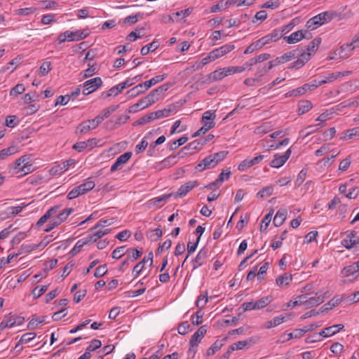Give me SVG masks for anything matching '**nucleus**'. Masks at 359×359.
<instances>
[{
	"label": "nucleus",
	"mask_w": 359,
	"mask_h": 359,
	"mask_svg": "<svg viewBox=\"0 0 359 359\" xmlns=\"http://www.w3.org/2000/svg\"><path fill=\"white\" fill-rule=\"evenodd\" d=\"M344 327V325L342 324H337L334 325L330 327H327L320 331L318 333V335L323 337H331L337 332H339L340 330H341Z\"/></svg>",
	"instance_id": "13"
},
{
	"label": "nucleus",
	"mask_w": 359,
	"mask_h": 359,
	"mask_svg": "<svg viewBox=\"0 0 359 359\" xmlns=\"http://www.w3.org/2000/svg\"><path fill=\"white\" fill-rule=\"evenodd\" d=\"M236 2L237 0H227L225 2H224V0H222L219 4L214 5L210 8V12L216 13L220 11L223 6L227 8L231 5H234Z\"/></svg>",
	"instance_id": "24"
},
{
	"label": "nucleus",
	"mask_w": 359,
	"mask_h": 359,
	"mask_svg": "<svg viewBox=\"0 0 359 359\" xmlns=\"http://www.w3.org/2000/svg\"><path fill=\"white\" fill-rule=\"evenodd\" d=\"M166 76H167V74H162V75H158V76L153 77L152 79H151L149 81H146L145 82L140 83V84L142 86V89L145 92L149 88H151L152 86H154L156 83L163 81L166 78Z\"/></svg>",
	"instance_id": "16"
},
{
	"label": "nucleus",
	"mask_w": 359,
	"mask_h": 359,
	"mask_svg": "<svg viewBox=\"0 0 359 359\" xmlns=\"http://www.w3.org/2000/svg\"><path fill=\"white\" fill-rule=\"evenodd\" d=\"M90 243V236H87L80 240H79L74 247L70 251V254L72 256L76 255L78 254L81 250V248L85 245Z\"/></svg>",
	"instance_id": "20"
},
{
	"label": "nucleus",
	"mask_w": 359,
	"mask_h": 359,
	"mask_svg": "<svg viewBox=\"0 0 359 359\" xmlns=\"http://www.w3.org/2000/svg\"><path fill=\"white\" fill-rule=\"evenodd\" d=\"M297 55H299L298 49L287 52L282 56L278 57L275 60L270 61L269 68H273L280 64H283L285 62L290 61L292 59H294Z\"/></svg>",
	"instance_id": "4"
},
{
	"label": "nucleus",
	"mask_w": 359,
	"mask_h": 359,
	"mask_svg": "<svg viewBox=\"0 0 359 359\" xmlns=\"http://www.w3.org/2000/svg\"><path fill=\"white\" fill-rule=\"evenodd\" d=\"M344 350V346L339 342H335L330 346V351L334 354H340Z\"/></svg>",
	"instance_id": "64"
},
{
	"label": "nucleus",
	"mask_w": 359,
	"mask_h": 359,
	"mask_svg": "<svg viewBox=\"0 0 359 359\" xmlns=\"http://www.w3.org/2000/svg\"><path fill=\"white\" fill-rule=\"evenodd\" d=\"M283 34L280 33L278 29H274L271 33L261 38V41L264 46L270 43L272 41H276L283 36Z\"/></svg>",
	"instance_id": "14"
},
{
	"label": "nucleus",
	"mask_w": 359,
	"mask_h": 359,
	"mask_svg": "<svg viewBox=\"0 0 359 359\" xmlns=\"http://www.w3.org/2000/svg\"><path fill=\"white\" fill-rule=\"evenodd\" d=\"M208 301V297L207 294L205 295L201 294L198 297L197 301L196 302V306L198 308H203L205 304Z\"/></svg>",
	"instance_id": "62"
},
{
	"label": "nucleus",
	"mask_w": 359,
	"mask_h": 359,
	"mask_svg": "<svg viewBox=\"0 0 359 359\" xmlns=\"http://www.w3.org/2000/svg\"><path fill=\"white\" fill-rule=\"evenodd\" d=\"M187 140H188V137L187 136L181 137L178 140L170 143V149L172 151L176 149L177 147H179L180 146H181V145L184 144L185 142H187Z\"/></svg>",
	"instance_id": "48"
},
{
	"label": "nucleus",
	"mask_w": 359,
	"mask_h": 359,
	"mask_svg": "<svg viewBox=\"0 0 359 359\" xmlns=\"http://www.w3.org/2000/svg\"><path fill=\"white\" fill-rule=\"evenodd\" d=\"M308 295H309V294H302V295L298 296L295 299L294 302H293L292 306H295L301 305V304L306 305L307 296Z\"/></svg>",
	"instance_id": "61"
},
{
	"label": "nucleus",
	"mask_w": 359,
	"mask_h": 359,
	"mask_svg": "<svg viewBox=\"0 0 359 359\" xmlns=\"http://www.w3.org/2000/svg\"><path fill=\"white\" fill-rule=\"evenodd\" d=\"M119 105H111L109 107L104 109L100 113V115L104 120L108 118L113 112L116 111L118 108Z\"/></svg>",
	"instance_id": "40"
},
{
	"label": "nucleus",
	"mask_w": 359,
	"mask_h": 359,
	"mask_svg": "<svg viewBox=\"0 0 359 359\" xmlns=\"http://www.w3.org/2000/svg\"><path fill=\"white\" fill-rule=\"evenodd\" d=\"M202 161H203V168L210 169V168H212L217 165V164L215 163L216 161H215V159L212 157V154L208 156Z\"/></svg>",
	"instance_id": "42"
},
{
	"label": "nucleus",
	"mask_w": 359,
	"mask_h": 359,
	"mask_svg": "<svg viewBox=\"0 0 359 359\" xmlns=\"http://www.w3.org/2000/svg\"><path fill=\"white\" fill-rule=\"evenodd\" d=\"M135 83L134 79H128L126 81L119 83L118 85L111 88L109 91L106 93H103V98L108 97L111 95H116L119 93H121L123 89L127 87H130Z\"/></svg>",
	"instance_id": "3"
},
{
	"label": "nucleus",
	"mask_w": 359,
	"mask_h": 359,
	"mask_svg": "<svg viewBox=\"0 0 359 359\" xmlns=\"http://www.w3.org/2000/svg\"><path fill=\"white\" fill-rule=\"evenodd\" d=\"M34 170V167L32 163H31L30 159L25 161L23 165L20 168V172L23 175H27L28 173L32 172Z\"/></svg>",
	"instance_id": "49"
},
{
	"label": "nucleus",
	"mask_w": 359,
	"mask_h": 359,
	"mask_svg": "<svg viewBox=\"0 0 359 359\" xmlns=\"http://www.w3.org/2000/svg\"><path fill=\"white\" fill-rule=\"evenodd\" d=\"M18 152V147L15 145H12L8 148L4 149L0 151V160H4L7 157L15 154Z\"/></svg>",
	"instance_id": "23"
},
{
	"label": "nucleus",
	"mask_w": 359,
	"mask_h": 359,
	"mask_svg": "<svg viewBox=\"0 0 359 359\" xmlns=\"http://www.w3.org/2000/svg\"><path fill=\"white\" fill-rule=\"evenodd\" d=\"M313 107V104L309 100H300L298 104V114L302 115L308 112Z\"/></svg>",
	"instance_id": "22"
},
{
	"label": "nucleus",
	"mask_w": 359,
	"mask_h": 359,
	"mask_svg": "<svg viewBox=\"0 0 359 359\" xmlns=\"http://www.w3.org/2000/svg\"><path fill=\"white\" fill-rule=\"evenodd\" d=\"M215 125V123L213 121L203 123V126L201 128H199L195 133H194L192 137H197L201 135V134L205 133L207 131L214 128Z\"/></svg>",
	"instance_id": "29"
},
{
	"label": "nucleus",
	"mask_w": 359,
	"mask_h": 359,
	"mask_svg": "<svg viewBox=\"0 0 359 359\" xmlns=\"http://www.w3.org/2000/svg\"><path fill=\"white\" fill-rule=\"evenodd\" d=\"M66 34H67L68 41H79L83 39L88 36V32L87 30L84 29L82 32L79 30L72 32V31H66Z\"/></svg>",
	"instance_id": "15"
},
{
	"label": "nucleus",
	"mask_w": 359,
	"mask_h": 359,
	"mask_svg": "<svg viewBox=\"0 0 359 359\" xmlns=\"http://www.w3.org/2000/svg\"><path fill=\"white\" fill-rule=\"evenodd\" d=\"M264 46L261 39H258L257 41L252 43L249 45L246 49L244 50V54L252 53L255 50L262 48Z\"/></svg>",
	"instance_id": "31"
},
{
	"label": "nucleus",
	"mask_w": 359,
	"mask_h": 359,
	"mask_svg": "<svg viewBox=\"0 0 359 359\" xmlns=\"http://www.w3.org/2000/svg\"><path fill=\"white\" fill-rule=\"evenodd\" d=\"M346 298V295L345 294H342L340 297H334L320 308V312H322L323 313L327 312L332 308L337 306L341 302H344Z\"/></svg>",
	"instance_id": "10"
},
{
	"label": "nucleus",
	"mask_w": 359,
	"mask_h": 359,
	"mask_svg": "<svg viewBox=\"0 0 359 359\" xmlns=\"http://www.w3.org/2000/svg\"><path fill=\"white\" fill-rule=\"evenodd\" d=\"M131 156H132V152H130V151L126 152V153L121 154V156H119L116 158V161L111 166L110 171L111 172H113L120 169L121 165H122L123 164L128 162L129 161V159L131 158Z\"/></svg>",
	"instance_id": "11"
},
{
	"label": "nucleus",
	"mask_w": 359,
	"mask_h": 359,
	"mask_svg": "<svg viewBox=\"0 0 359 359\" xmlns=\"http://www.w3.org/2000/svg\"><path fill=\"white\" fill-rule=\"evenodd\" d=\"M191 325L188 321L182 322L177 328L178 333L182 335L186 334L190 328Z\"/></svg>",
	"instance_id": "54"
},
{
	"label": "nucleus",
	"mask_w": 359,
	"mask_h": 359,
	"mask_svg": "<svg viewBox=\"0 0 359 359\" xmlns=\"http://www.w3.org/2000/svg\"><path fill=\"white\" fill-rule=\"evenodd\" d=\"M325 300V297L318 296V297H309L307 296V302H306V308L313 307L315 306H318L323 303Z\"/></svg>",
	"instance_id": "28"
},
{
	"label": "nucleus",
	"mask_w": 359,
	"mask_h": 359,
	"mask_svg": "<svg viewBox=\"0 0 359 359\" xmlns=\"http://www.w3.org/2000/svg\"><path fill=\"white\" fill-rule=\"evenodd\" d=\"M235 48V46L233 44H225L218 48H215L210 52V57L212 60H215L220 57L227 54Z\"/></svg>",
	"instance_id": "7"
},
{
	"label": "nucleus",
	"mask_w": 359,
	"mask_h": 359,
	"mask_svg": "<svg viewBox=\"0 0 359 359\" xmlns=\"http://www.w3.org/2000/svg\"><path fill=\"white\" fill-rule=\"evenodd\" d=\"M107 272V265L103 264L97 267L93 273V276L100 278L104 276Z\"/></svg>",
	"instance_id": "52"
},
{
	"label": "nucleus",
	"mask_w": 359,
	"mask_h": 359,
	"mask_svg": "<svg viewBox=\"0 0 359 359\" xmlns=\"http://www.w3.org/2000/svg\"><path fill=\"white\" fill-rule=\"evenodd\" d=\"M172 245V241L170 239H167L163 243H160L156 250V254H160L164 249L168 250Z\"/></svg>",
	"instance_id": "60"
},
{
	"label": "nucleus",
	"mask_w": 359,
	"mask_h": 359,
	"mask_svg": "<svg viewBox=\"0 0 359 359\" xmlns=\"http://www.w3.org/2000/svg\"><path fill=\"white\" fill-rule=\"evenodd\" d=\"M359 244V236L356 231H352L346 237L341 241V245L348 250H350Z\"/></svg>",
	"instance_id": "5"
},
{
	"label": "nucleus",
	"mask_w": 359,
	"mask_h": 359,
	"mask_svg": "<svg viewBox=\"0 0 359 359\" xmlns=\"http://www.w3.org/2000/svg\"><path fill=\"white\" fill-rule=\"evenodd\" d=\"M102 85V81L100 77L91 79V93L100 88Z\"/></svg>",
	"instance_id": "57"
},
{
	"label": "nucleus",
	"mask_w": 359,
	"mask_h": 359,
	"mask_svg": "<svg viewBox=\"0 0 359 359\" xmlns=\"http://www.w3.org/2000/svg\"><path fill=\"white\" fill-rule=\"evenodd\" d=\"M304 94H305V90H304V88L299 87L285 93V97H299L303 95Z\"/></svg>",
	"instance_id": "47"
},
{
	"label": "nucleus",
	"mask_w": 359,
	"mask_h": 359,
	"mask_svg": "<svg viewBox=\"0 0 359 359\" xmlns=\"http://www.w3.org/2000/svg\"><path fill=\"white\" fill-rule=\"evenodd\" d=\"M224 345L222 341L216 340L213 344L207 350V355H213L217 351H219Z\"/></svg>",
	"instance_id": "33"
},
{
	"label": "nucleus",
	"mask_w": 359,
	"mask_h": 359,
	"mask_svg": "<svg viewBox=\"0 0 359 359\" xmlns=\"http://www.w3.org/2000/svg\"><path fill=\"white\" fill-rule=\"evenodd\" d=\"M337 15L334 12H323L309 19L306 26L309 29H315L316 27L331 21Z\"/></svg>",
	"instance_id": "1"
},
{
	"label": "nucleus",
	"mask_w": 359,
	"mask_h": 359,
	"mask_svg": "<svg viewBox=\"0 0 359 359\" xmlns=\"http://www.w3.org/2000/svg\"><path fill=\"white\" fill-rule=\"evenodd\" d=\"M36 11V8L30 7V8H19L15 11L16 15H29L34 13Z\"/></svg>",
	"instance_id": "53"
},
{
	"label": "nucleus",
	"mask_w": 359,
	"mask_h": 359,
	"mask_svg": "<svg viewBox=\"0 0 359 359\" xmlns=\"http://www.w3.org/2000/svg\"><path fill=\"white\" fill-rule=\"evenodd\" d=\"M48 285L36 286L32 292L34 299L40 297L47 290Z\"/></svg>",
	"instance_id": "44"
},
{
	"label": "nucleus",
	"mask_w": 359,
	"mask_h": 359,
	"mask_svg": "<svg viewBox=\"0 0 359 359\" xmlns=\"http://www.w3.org/2000/svg\"><path fill=\"white\" fill-rule=\"evenodd\" d=\"M198 185V181H189L184 184L182 185L177 192L173 193L175 198L184 197L195 187Z\"/></svg>",
	"instance_id": "8"
},
{
	"label": "nucleus",
	"mask_w": 359,
	"mask_h": 359,
	"mask_svg": "<svg viewBox=\"0 0 359 359\" xmlns=\"http://www.w3.org/2000/svg\"><path fill=\"white\" fill-rule=\"evenodd\" d=\"M358 269L357 267H355V264L353 263V264H351L349 266H345L343 269H342V274H344L345 276H353L354 275L355 273H357L358 271Z\"/></svg>",
	"instance_id": "41"
},
{
	"label": "nucleus",
	"mask_w": 359,
	"mask_h": 359,
	"mask_svg": "<svg viewBox=\"0 0 359 359\" xmlns=\"http://www.w3.org/2000/svg\"><path fill=\"white\" fill-rule=\"evenodd\" d=\"M287 211L286 209H280L276 212L273 223L275 226H281L287 217Z\"/></svg>",
	"instance_id": "19"
},
{
	"label": "nucleus",
	"mask_w": 359,
	"mask_h": 359,
	"mask_svg": "<svg viewBox=\"0 0 359 359\" xmlns=\"http://www.w3.org/2000/svg\"><path fill=\"white\" fill-rule=\"evenodd\" d=\"M130 251L127 253V258L131 262H135L142 255V250H139L136 248H130Z\"/></svg>",
	"instance_id": "36"
},
{
	"label": "nucleus",
	"mask_w": 359,
	"mask_h": 359,
	"mask_svg": "<svg viewBox=\"0 0 359 359\" xmlns=\"http://www.w3.org/2000/svg\"><path fill=\"white\" fill-rule=\"evenodd\" d=\"M200 239H201V236H198V238H197L196 242L195 243H192L190 241L187 243V252H188V255H187L185 259L182 262L181 266H184V262H186V260L187 259L189 256L191 254H192L196 250V249L197 248V245H198V243L200 241Z\"/></svg>",
	"instance_id": "38"
},
{
	"label": "nucleus",
	"mask_w": 359,
	"mask_h": 359,
	"mask_svg": "<svg viewBox=\"0 0 359 359\" xmlns=\"http://www.w3.org/2000/svg\"><path fill=\"white\" fill-rule=\"evenodd\" d=\"M271 301L272 297L271 296L263 297L255 302L256 309H261L262 308H264L268 304H269Z\"/></svg>",
	"instance_id": "34"
},
{
	"label": "nucleus",
	"mask_w": 359,
	"mask_h": 359,
	"mask_svg": "<svg viewBox=\"0 0 359 359\" xmlns=\"http://www.w3.org/2000/svg\"><path fill=\"white\" fill-rule=\"evenodd\" d=\"M203 337V335H201L198 332H196L191 336L189 340V345H191V346H198V344L201 342Z\"/></svg>",
	"instance_id": "50"
},
{
	"label": "nucleus",
	"mask_w": 359,
	"mask_h": 359,
	"mask_svg": "<svg viewBox=\"0 0 359 359\" xmlns=\"http://www.w3.org/2000/svg\"><path fill=\"white\" fill-rule=\"evenodd\" d=\"M36 336V334L34 332L25 333L21 337L19 343H27L34 339Z\"/></svg>",
	"instance_id": "63"
},
{
	"label": "nucleus",
	"mask_w": 359,
	"mask_h": 359,
	"mask_svg": "<svg viewBox=\"0 0 359 359\" xmlns=\"http://www.w3.org/2000/svg\"><path fill=\"white\" fill-rule=\"evenodd\" d=\"M90 191V182H86L74 187L67 195L69 200L76 198Z\"/></svg>",
	"instance_id": "9"
},
{
	"label": "nucleus",
	"mask_w": 359,
	"mask_h": 359,
	"mask_svg": "<svg viewBox=\"0 0 359 359\" xmlns=\"http://www.w3.org/2000/svg\"><path fill=\"white\" fill-rule=\"evenodd\" d=\"M353 43L350 44H344L341 46L340 50H339V55L341 58H346L349 56L348 53L352 51L354 49V46H353Z\"/></svg>",
	"instance_id": "30"
},
{
	"label": "nucleus",
	"mask_w": 359,
	"mask_h": 359,
	"mask_svg": "<svg viewBox=\"0 0 359 359\" xmlns=\"http://www.w3.org/2000/svg\"><path fill=\"white\" fill-rule=\"evenodd\" d=\"M201 140H196L190 143H189L187 146H185L182 151H194V150H199L202 148L203 146H201Z\"/></svg>",
	"instance_id": "35"
},
{
	"label": "nucleus",
	"mask_w": 359,
	"mask_h": 359,
	"mask_svg": "<svg viewBox=\"0 0 359 359\" xmlns=\"http://www.w3.org/2000/svg\"><path fill=\"white\" fill-rule=\"evenodd\" d=\"M142 13H138L135 15H129V16H127L126 18H124L123 20V23L126 24V23H130V24H135L137 22L139 18H142Z\"/></svg>",
	"instance_id": "56"
},
{
	"label": "nucleus",
	"mask_w": 359,
	"mask_h": 359,
	"mask_svg": "<svg viewBox=\"0 0 359 359\" xmlns=\"http://www.w3.org/2000/svg\"><path fill=\"white\" fill-rule=\"evenodd\" d=\"M359 135V127L353 128L352 129L347 130L344 133V135L341 137L342 140L351 139L353 137Z\"/></svg>",
	"instance_id": "43"
},
{
	"label": "nucleus",
	"mask_w": 359,
	"mask_h": 359,
	"mask_svg": "<svg viewBox=\"0 0 359 359\" xmlns=\"http://www.w3.org/2000/svg\"><path fill=\"white\" fill-rule=\"evenodd\" d=\"M306 173H307L306 169H302L299 172V173L297 175V180L295 181V185L297 187H299L302 185V184L303 183V182L304 181L305 178H306Z\"/></svg>",
	"instance_id": "59"
},
{
	"label": "nucleus",
	"mask_w": 359,
	"mask_h": 359,
	"mask_svg": "<svg viewBox=\"0 0 359 359\" xmlns=\"http://www.w3.org/2000/svg\"><path fill=\"white\" fill-rule=\"evenodd\" d=\"M223 68L216 70L210 74H208V80L210 82H214L216 81H219L226 76V73L223 72Z\"/></svg>",
	"instance_id": "27"
},
{
	"label": "nucleus",
	"mask_w": 359,
	"mask_h": 359,
	"mask_svg": "<svg viewBox=\"0 0 359 359\" xmlns=\"http://www.w3.org/2000/svg\"><path fill=\"white\" fill-rule=\"evenodd\" d=\"M207 255L208 251L205 249H202L198 252L196 257L193 259V269H196L204 264Z\"/></svg>",
	"instance_id": "17"
},
{
	"label": "nucleus",
	"mask_w": 359,
	"mask_h": 359,
	"mask_svg": "<svg viewBox=\"0 0 359 359\" xmlns=\"http://www.w3.org/2000/svg\"><path fill=\"white\" fill-rule=\"evenodd\" d=\"M142 86L140 84L137 85L136 86L131 88L130 90L127 92V94L129 95V97H136L143 93H144L142 89Z\"/></svg>",
	"instance_id": "51"
},
{
	"label": "nucleus",
	"mask_w": 359,
	"mask_h": 359,
	"mask_svg": "<svg viewBox=\"0 0 359 359\" xmlns=\"http://www.w3.org/2000/svg\"><path fill=\"white\" fill-rule=\"evenodd\" d=\"M170 87V83H165L163 85H161V86L156 88V89H154L151 92L154 95H156V99L157 101L158 100L160 96L163 95L165 91H167L169 88Z\"/></svg>",
	"instance_id": "32"
},
{
	"label": "nucleus",
	"mask_w": 359,
	"mask_h": 359,
	"mask_svg": "<svg viewBox=\"0 0 359 359\" xmlns=\"http://www.w3.org/2000/svg\"><path fill=\"white\" fill-rule=\"evenodd\" d=\"M50 62H44L39 68V74L41 76H46L51 70Z\"/></svg>",
	"instance_id": "58"
},
{
	"label": "nucleus",
	"mask_w": 359,
	"mask_h": 359,
	"mask_svg": "<svg viewBox=\"0 0 359 359\" xmlns=\"http://www.w3.org/2000/svg\"><path fill=\"white\" fill-rule=\"evenodd\" d=\"M291 149H288L283 155L276 154L273 156V159L270 163V165L272 168H278L283 165L287 159L290 158L291 154Z\"/></svg>",
	"instance_id": "6"
},
{
	"label": "nucleus",
	"mask_w": 359,
	"mask_h": 359,
	"mask_svg": "<svg viewBox=\"0 0 359 359\" xmlns=\"http://www.w3.org/2000/svg\"><path fill=\"white\" fill-rule=\"evenodd\" d=\"M15 323V318L13 316L6 317L0 323V330H4L6 327H12Z\"/></svg>",
	"instance_id": "37"
},
{
	"label": "nucleus",
	"mask_w": 359,
	"mask_h": 359,
	"mask_svg": "<svg viewBox=\"0 0 359 359\" xmlns=\"http://www.w3.org/2000/svg\"><path fill=\"white\" fill-rule=\"evenodd\" d=\"M130 251V248H126V246L123 245L120 247H117L111 253V257L113 259H121L125 255Z\"/></svg>",
	"instance_id": "25"
},
{
	"label": "nucleus",
	"mask_w": 359,
	"mask_h": 359,
	"mask_svg": "<svg viewBox=\"0 0 359 359\" xmlns=\"http://www.w3.org/2000/svg\"><path fill=\"white\" fill-rule=\"evenodd\" d=\"M25 88L24 85L19 83V84H17L13 88H11V90L10 91V95L11 96L18 95L23 93L25 92Z\"/></svg>",
	"instance_id": "55"
},
{
	"label": "nucleus",
	"mask_w": 359,
	"mask_h": 359,
	"mask_svg": "<svg viewBox=\"0 0 359 359\" xmlns=\"http://www.w3.org/2000/svg\"><path fill=\"white\" fill-rule=\"evenodd\" d=\"M308 32L306 30H298L292 33L288 36H285L284 40L286 41L287 43L292 44L297 43L301 41L302 39L306 38V34Z\"/></svg>",
	"instance_id": "12"
},
{
	"label": "nucleus",
	"mask_w": 359,
	"mask_h": 359,
	"mask_svg": "<svg viewBox=\"0 0 359 359\" xmlns=\"http://www.w3.org/2000/svg\"><path fill=\"white\" fill-rule=\"evenodd\" d=\"M46 316H43L41 319L37 317L36 315L33 316L32 320L28 324V328L30 330L34 329L39 323H43L45 322Z\"/></svg>",
	"instance_id": "45"
},
{
	"label": "nucleus",
	"mask_w": 359,
	"mask_h": 359,
	"mask_svg": "<svg viewBox=\"0 0 359 359\" xmlns=\"http://www.w3.org/2000/svg\"><path fill=\"white\" fill-rule=\"evenodd\" d=\"M146 262V257H144L142 261L137 263L133 268V273L135 277H137L144 267Z\"/></svg>",
	"instance_id": "46"
},
{
	"label": "nucleus",
	"mask_w": 359,
	"mask_h": 359,
	"mask_svg": "<svg viewBox=\"0 0 359 359\" xmlns=\"http://www.w3.org/2000/svg\"><path fill=\"white\" fill-rule=\"evenodd\" d=\"M292 280V276L289 275L287 273H283L281 276H278L276 278V284L279 287H283L284 285L287 286L290 284Z\"/></svg>",
	"instance_id": "26"
},
{
	"label": "nucleus",
	"mask_w": 359,
	"mask_h": 359,
	"mask_svg": "<svg viewBox=\"0 0 359 359\" xmlns=\"http://www.w3.org/2000/svg\"><path fill=\"white\" fill-rule=\"evenodd\" d=\"M109 229H105L104 230L99 228L96 230L93 229V226L91 227V245L96 243L99 239L102 238L104 235L110 232Z\"/></svg>",
	"instance_id": "18"
},
{
	"label": "nucleus",
	"mask_w": 359,
	"mask_h": 359,
	"mask_svg": "<svg viewBox=\"0 0 359 359\" xmlns=\"http://www.w3.org/2000/svg\"><path fill=\"white\" fill-rule=\"evenodd\" d=\"M156 95L150 92L146 97L139 100V102L129 107L130 113H135L140 109H143L156 102Z\"/></svg>",
	"instance_id": "2"
},
{
	"label": "nucleus",
	"mask_w": 359,
	"mask_h": 359,
	"mask_svg": "<svg viewBox=\"0 0 359 359\" xmlns=\"http://www.w3.org/2000/svg\"><path fill=\"white\" fill-rule=\"evenodd\" d=\"M255 343V341L252 337L248 338L244 341H239L236 343H233L236 350L248 349L251 346Z\"/></svg>",
	"instance_id": "21"
},
{
	"label": "nucleus",
	"mask_w": 359,
	"mask_h": 359,
	"mask_svg": "<svg viewBox=\"0 0 359 359\" xmlns=\"http://www.w3.org/2000/svg\"><path fill=\"white\" fill-rule=\"evenodd\" d=\"M273 210L270 211L267 215L264 216V217L262 220V224L259 228L260 231H264L266 230L269 223L271 221V217L273 215Z\"/></svg>",
	"instance_id": "39"
}]
</instances>
